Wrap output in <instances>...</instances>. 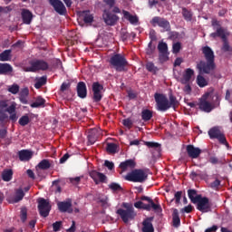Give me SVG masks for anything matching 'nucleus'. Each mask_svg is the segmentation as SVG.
I'll return each mask as SVG.
<instances>
[{"label":"nucleus","instance_id":"393cba45","mask_svg":"<svg viewBox=\"0 0 232 232\" xmlns=\"http://www.w3.org/2000/svg\"><path fill=\"white\" fill-rule=\"evenodd\" d=\"M52 168V162H50V160H42L35 167L36 169H42L44 171H46V169H50Z\"/></svg>","mask_w":232,"mask_h":232},{"label":"nucleus","instance_id":"412c9836","mask_svg":"<svg viewBox=\"0 0 232 232\" xmlns=\"http://www.w3.org/2000/svg\"><path fill=\"white\" fill-rule=\"evenodd\" d=\"M14 73V67L10 63H0V75H12Z\"/></svg>","mask_w":232,"mask_h":232},{"label":"nucleus","instance_id":"f704fd0d","mask_svg":"<svg viewBox=\"0 0 232 232\" xmlns=\"http://www.w3.org/2000/svg\"><path fill=\"white\" fill-rule=\"evenodd\" d=\"M172 224L174 227L180 226V217L179 216V209L175 208L172 213Z\"/></svg>","mask_w":232,"mask_h":232},{"label":"nucleus","instance_id":"39448f33","mask_svg":"<svg viewBox=\"0 0 232 232\" xmlns=\"http://www.w3.org/2000/svg\"><path fill=\"white\" fill-rule=\"evenodd\" d=\"M129 182H146L148 180V173L142 169H135L131 172L128 173L125 177Z\"/></svg>","mask_w":232,"mask_h":232},{"label":"nucleus","instance_id":"0e129e2a","mask_svg":"<svg viewBox=\"0 0 232 232\" xmlns=\"http://www.w3.org/2000/svg\"><path fill=\"white\" fill-rule=\"evenodd\" d=\"M104 166L105 168H108V169H110L111 171V169H115V164L113 163V161H110L108 160H106L104 161Z\"/></svg>","mask_w":232,"mask_h":232},{"label":"nucleus","instance_id":"c9c22d12","mask_svg":"<svg viewBox=\"0 0 232 232\" xmlns=\"http://www.w3.org/2000/svg\"><path fill=\"white\" fill-rule=\"evenodd\" d=\"M196 82L199 88H206L209 82L204 76H202V73L199 72V74L197 76Z\"/></svg>","mask_w":232,"mask_h":232},{"label":"nucleus","instance_id":"774afa93","mask_svg":"<svg viewBox=\"0 0 232 232\" xmlns=\"http://www.w3.org/2000/svg\"><path fill=\"white\" fill-rule=\"evenodd\" d=\"M221 184V181L217 179L215 181H213L211 184H210V188H212V189H217V188H218V186H220Z\"/></svg>","mask_w":232,"mask_h":232},{"label":"nucleus","instance_id":"f03ea898","mask_svg":"<svg viewBox=\"0 0 232 232\" xmlns=\"http://www.w3.org/2000/svg\"><path fill=\"white\" fill-rule=\"evenodd\" d=\"M217 106H220V96L218 92L214 94L212 92H207L199 99L198 108L201 111L211 113Z\"/></svg>","mask_w":232,"mask_h":232},{"label":"nucleus","instance_id":"2f4dec72","mask_svg":"<svg viewBox=\"0 0 232 232\" xmlns=\"http://www.w3.org/2000/svg\"><path fill=\"white\" fill-rule=\"evenodd\" d=\"M122 13L124 17L130 23V24H137V23H139V17H137V15H132L126 10H123Z\"/></svg>","mask_w":232,"mask_h":232},{"label":"nucleus","instance_id":"680f3d73","mask_svg":"<svg viewBox=\"0 0 232 232\" xmlns=\"http://www.w3.org/2000/svg\"><path fill=\"white\" fill-rule=\"evenodd\" d=\"M72 84L70 82H63L60 88V92H67V90H70Z\"/></svg>","mask_w":232,"mask_h":232},{"label":"nucleus","instance_id":"7ed1b4c3","mask_svg":"<svg viewBox=\"0 0 232 232\" xmlns=\"http://www.w3.org/2000/svg\"><path fill=\"white\" fill-rule=\"evenodd\" d=\"M122 208L124 209L119 208L116 213L121 217L124 224H128L130 220H133L137 217V212H135V208H133L131 203H122Z\"/></svg>","mask_w":232,"mask_h":232},{"label":"nucleus","instance_id":"9b49d317","mask_svg":"<svg viewBox=\"0 0 232 232\" xmlns=\"http://www.w3.org/2000/svg\"><path fill=\"white\" fill-rule=\"evenodd\" d=\"M197 204V209L200 211L201 213H209L211 211V203L209 202L208 198H198V200L196 202Z\"/></svg>","mask_w":232,"mask_h":232},{"label":"nucleus","instance_id":"a19ab883","mask_svg":"<svg viewBox=\"0 0 232 232\" xmlns=\"http://www.w3.org/2000/svg\"><path fill=\"white\" fill-rule=\"evenodd\" d=\"M24 198V191H23V188H19L16 190L15 196L14 198V204H17V202H21Z\"/></svg>","mask_w":232,"mask_h":232},{"label":"nucleus","instance_id":"ea45409f","mask_svg":"<svg viewBox=\"0 0 232 232\" xmlns=\"http://www.w3.org/2000/svg\"><path fill=\"white\" fill-rule=\"evenodd\" d=\"M144 145L147 146V148H151L158 153H160V143L155 141H144Z\"/></svg>","mask_w":232,"mask_h":232},{"label":"nucleus","instance_id":"f8f14e48","mask_svg":"<svg viewBox=\"0 0 232 232\" xmlns=\"http://www.w3.org/2000/svg\"><path fill=\"white\" fill-rule=\"evenodd\" d=\"M150 24L152 26H160V28H163L164 32H169V30H171V24H169V21L160 16H154L151 19Z\"/></svg>","mask_w":232,"mask_h":232},{"label":"nucleus","instance_id":"c03bdc74","mask_svg":"<svg viewBox=\"0 0 232 232\" xmlns=\"http://www.w3.org/2000/svg\"><path fill=\"white\" fill-rule=\"evenodd\" d=\"M159 60H160V63H161V64L164 63H167V61H169V52L160 53Z\"/></svg>","mask_w":232,"mask_h":232},{"label":"nucleus","instance_id":"338daca9","mask_svg":"<svg viewBox=\"0 0 232 232\" xmlns=\"http://www.w3.org/2000/svg\"><path fill=\"white\" fill-rule=\"evenodd\" d=\"M121 40L124 42V41H128V39H130V33L123 31L121 33Z\"/></svg>","mask_w":232,"mask_h":232},{"label":"nucleus","instance_id":"8fccbe9b","mask_svg":"<svg viewBox=\"0 0 232 232\" xmlns=\"http://www.w3.org/2000/svg\"><path fill=\"white\" fill-rule=\"evenodd\" d=\"M117 148H119L117 146V144L115 143H108L106 150L108 151V153H117Z\"/></svg>","mask_w":232,"mask_h":232},{"label":"nucleus","instance_id":"cd10ccee","mask_svg":"<svg viewBox=\"0 0 232 232\" xmlns=\"http://www.w3.org/2000/svg\"><path fill=\"white\" fill-rule=\"evenodd\" d=\"M195 75V71L193 69H187L185 74L183 75V79L181 80L182 84H188L189 81H191V77Z\"/></svg>","mask_w":232,"mask_h":232},{"label":"nucleus","instance_id":"a18cd8bd","mask_svg":"<svg viewBox=\"0 0 232 232\" xmlns=\"http://www.w3.org/2000/svg\"><path fill=\"white\" fill-rule=\"evenodd\" d=\"M18 122L20 126H28L30 124V117L25 114L19 119Z\"/></svg>","mask_w":232,"mask_h":232},{"label":"nucleus","instance_id":"3c124183","mask_svg":"<svg viewBox=\"0 0 232 232\" xmlns=\"http://www.w3.org/2000/svg\"><path fill=\"white\" fill-rule=\"evenodd\" d=\"M180 50H182V44H180V42L173 44L172 53H179Z\"/></svg>","mask_w":232,"mask_h":232},{"label":"nucleus","instance_id":"e433bc0d","mask_svg":"<svg viewBox=\"0 0 232 232\" xmlns=\"http://www.w3.org/2000/svg\"><path fill=\"white\" fill-rule=\"evenodd\" d=\"M153 118V111L149 109H145L141 111V119L144 122H148V121H151Z\"/></svg>","mask_w":232,"mask_h":232},{"label":"nucleus","instance_id":"0eeeda50","mask_svg":"<svg viewBox=\"0 0 232 232\" xmlns=\"http://www.w3.org/2000/svg\"><path fill=\"white\" fill-rule=\"evenodd\" d=\"M30 66H27L24 68V72H45V70H48V63H46L44 60H32L29 62Z\"/></svg>","mask_w":232,"mask_h":232},{"label":"nucleus","instance_id":"09e8293b","mask_svg":"<svg viewBox=\"0 0 232 232\" xmlns=\"http://www.w3.org/2000/svg\"><path fill=\"white\" fill-rule=\"evenodd\" d=\"M0 122L1 124H6L8 122V114L2 109H0Z\"/></svg>","mask_w":232,"mask_h":232},{"label":"nucleus","instance_id":"9d476101","mask_svg":"<svg viewBox=\"0 0 232 232\" xmlns=\"http://www.w3.org/2000/svg\"><path fill=\"white\" fill-rule=\"evenodd\" d=\"M140 200L148 202V204H146L144 207L145 211H151V209L153 211H160V209H162L160 204L159 203V199H155V201H153V199L148 196H141Z\"/></svg>","mask_w":232,"mask_h":232},{"label":"nucleus","instance_id":"603ef678","mask_svg":"<svg viewBox=\"0 0 232 232\" xmlns=\"http://www.w3.org/2000/svg\"><path fill=\"white\" fill-rule=\"evenodd\" d=\"M146 69L148 70V72H158L159 71V68H157V66H155V63H153L152 62L147 63Z\"/></svg>","mask_w":232,"mask_h":232},{"label":"nucleus","instance_id":"69168bd1","mask_svg":"<svg viewBox=\"0 0 232 232\" xmlns=\"http://www.w3.org/2000/svg\"><path fill=\"white\" fill-rule=\"evenodd\" d=\"M145 206H146V203L142 201H137L134 203V208H136V209H144Z\"/></svg>","mask_w":232,"mask_h":232},{"label":"nucleus","instance_id":"2eb2a0df","mask_svg":"<svg viewBox=\"0 0 232 232\" xmlns=\"http://www.w3.org/2000/svg\"><path fill=\"white\" fill-rule=\"evenodd\" d=\"M49 5L53 6L54 12L59 14V15H66V6L61 0H49Z\"/></svg>","mask_w":232,"mask_h":232},{"label":"nucleus","instance_id":"4be33fe9","mask_svg":"<svg viewBox=\"0 0 232 232\" xmlns=\"http://www.w3.org/2000/svg\"><path fill=\"white\" fill-rule=\"evenodd\" d=\"M135 166H137L135 160H126L120 164V168L122 171H126V169H133Z\"/></svg>","mask_w":232,"mask_h":232},{"label":"nucleus","instance_id":"49530a36","mask_svg":"<svg viewBox=\"0 0 232 232\" xmlns=\"http://www.w3.org/2000/svg\"><path fill=\"white\" fill-rule=\"evenodd\" d=\"M109 188H111V191L117 192V191H122L123 188L119 183L111 182L109 185Z\"/></svg>","mask_w":232,"mask_h":232},{"label":"nucleus","instance_id":"7c9ffc66","mask_svg":"<svg viewBox=\"0 0 232 232\" xmlns=\"http://www.w3.org/2000/svg\"><path fill=\"white\" fill-rule=\"evenodd\" d=\"M80 15L82 17L83 23H85V24H90L93 21V14H90V11L88 10L82 11Z\"/></svg>","mask_w":232,"mask_h":232},{"label":"nucleus","instance_id":"dca6fc26","mask_svg":"<svg viewBox=\"0 0 232 232\" xmlns=\"http://www.w3.org/2000/svg\"><path fill=\"white\" fill-rule=\"evenodd\" d=\"M186 151L189 159H198V157H200V154L202 153V150H200V148L195 147L191 144L187 145Z\"/></svg>","mask_w":232,"mask_h":232},{"label":"nucleus","instance_id":"c756f323","mask_svg":"<svg viewBox=\"0 0 232 232\" xmlns=\"http://www.w3.org/2000/svg\"><path fill=\"white\" fill-rule=\"evenodd\" d=\"M210 37H213V39L220 37L222 41L227 39V36H226V31H224V28L222 27H218L215 33L210 34Z\"/></svg>","mask_w":232,"mask_h":232},{"label":"nucleus","instance_id":"f3484780","mask_svg":"<svg viewBox=\"0 0 232 232\" xmlns=\"http://www.w3.org/2000/svg\"><path fill=\"white\" fill-rule=\"evenodd\" d=\"M90 177L92 179V180H94L95 184H99V182H102V184H106V180H108V177H106V175L97 170H92L90 172Z\"/></svg>","mask_w":232,"mask_h":232},{"label":"nucleus","instance_id":"4c0bfd02","mask_svg":"<svg viewBox=\"0 0 232 232\" xmlns=\"http://www.w3.org/2000/svg\"><path fill=\"white\" fill-rule=\"evenodd\" d=\"M47 81H48L47 76H42L40 78H36V82L34 83V88H36V90H40V88H43V86H44V84H46Z\"/></svg>","mask_w":232,"mask_h":232},{"label":"nucleus","instance_id":"f257e3e1","mask_svg":"<svg viewBox=\"0 0 232 232\" xmlns=\"http://www.w3.org/2000/svg\"><path fill=\"white\" fill-rule=\"evenodd\" d=\"M202 53L207 62L200 61L197 64V68L200 73H207L209 74L213 70H215V53L209 46H204L202 48Z\"/></svg>","mask_w":232,"mask_h":232},{"label":"nucleus","instance_id":"a211bd4d","mask_svg":"<svg viewBox=\"0 0 232 232\" xmlns=\"http://www.w3.org/2000/svg\"><path fill=\"white\" fill-rule=\"evenodd\" d=\"M57 206L61 213H73V208H72V199L70 198L66 201L58 202Z\"/></svg>","mask_w":232,"mask_h":232},{"label":"nucleus","instance_id":"6e6d98bb","mask_svg":"<svg viewBox=\"0 0 232 232\" xmlns=\"http://www.w3.org/2000/svg\"><path fill=\"white\" fill-rule=\"evenodd\" d=\"M98 202L102 204V208H108V197L103 196L98 198Z\"/></svg>","mask_w":232,"mask_h":232},{"label":"nucleus","instance_id":"20e7f679","mask_svg":"<svg viewBox=\"0 0 232 232\" xmlns=\"http://www.w3.org/2000/svg\"><path fill=\"white\" fill-rule=\"evenodd\" d=\"M109 63L116 72H128V69H126V66H128V60H126V57L121 53L112 55Z\"/></svg>","mask_w":232,"mask_h":232},{"label":"nucleus","instance_id":"e2e57ef3","mask_svg":"<svg viewBox=\"0 0 232 232\" xmlns=\"http://www.w3.org/2000/svg\"><path fill=\"white\" fill-rule=\"evenodd\" d=\"M197 177H202V172L200 170L192 171L189 175V178L192 180H195V179H197Z\"/></svg>","mask_w":232,"mask_h":232},{"label":"nucleus","instance_id":"052dcab7","mask_svg":"<svg viewBox=\"0 0 232 232\" xmlns=\"http://www.w3.org/2000/svg\"><path fill=\"white\" fill-rule=\"evenodd\" d=\"M122 124L123 126L130 130L131 126H133V121H131V119L128 118L123 120Z\"/></svg>","mask_w":232,"mask_h":232},{"label":"nucleus","instance_id":"bf43d9fd","mask_svg":"<svg viewBox=\"0 0 232 232\" xmlns=\"http://www.w3.org/2000/svg\"><path fill=\"white\" fill-rule=\"evenodd\" d=\"M20 218L22 222H26V218H28V213L26 211V208H23L21 210Z\"/></svg>","mask_w":232,"mask_h":232},{"label":"nucleus","instance_id":"de8ad7c7","mask_svg":"<svg viewBox=\"0 0 232 232\" xmlns=\"http://www.w3.org/2000/svg\"><path fill=\"white\" fill-rule=\"evenodd\" d=\"M158 50L160 53H168V44L164 42H160L158 44Z\"/></svg>","mask_w":232,"mask_h":232},{"label":"nucleus","instance_id":"1a4fd4ad","mask_svg":"<svg viewBox=\"0 0 232 232\" xmlns=\"http://www.w3.org/2000/svg\"><path fill=\"white\" fill-rule=\"evenodd\" d=\"M37 202L40 217L46 218V217L50 215V211H52V205H50V202L44 198H40Z\"/></svg>","mask_w":232,"mask_h":232},{"label":"nucleus","instance_id":"58836bf2","mask_svg":"<svg viewBox=\"0 0 232 232\" xmlns=\"http://www.w3.org/2000/svg\"><path fill=\"white\" fill-rule=\"evenodd\" d=\"M12 59V50H5L0 53V61L5 63L6 61H10Z\"/></svg>","mask_w":232,"mask_h":232},{"label":"nucleus","instance_id":"aec40b11","mask_svg":"<svg viewBox=\"0 0 232 232\" xmlns=\"http://www.w3.org/2000/svg\"><path fill=\"white\" fill-rule=\"evenodd\" d=\"M76 92L80 99H86L88 96V89L86 88V83L84 82H78L76 86Z\"/></svg>","mask_w":232,"mask_h":232},{"label":"nucleus","instance_id":"13d9d810","mask_svg":"<svg viewBox=\"0 0 232 232\" xmlns=\"http://www.w3.org/2000/svg\"><path fill=\"white\" fill-rule=\"evenodd\" d=\"M222 42H223L222 51L223 52H229V49L231 47L229 46V42H227V38H225L224 40H222Z\"/></svg>","mask_w":232,"mask_h":232},{"label":"nucleus","instance_id":"c85d7f7f","mask_svg":"<svg viewBox=\"0 0 232 232\" xmlns=\"http://www.w3.org/2000/svg\"><path fill=\"white\" fill-rule=\"evenodd\" d=\"M14 177V170L11 169H4L2 172V179L4 182H10Z\"/></svg>","mask_w":232,"mask_h":232},{"label":"nucleus","instance_id":"4d7b16f0","mask_svg":"<svg viewBox=\"0 0 232 232\" xmlns=\"http://www.w3.org/2000/svg\"><path fill=\"white\" fill-rule=\"evenodd\" d=\"M61 226H63V222L62 221H56L53 224V230L54 232H58L61 231Z\"/></svg>","mask_w":232,"mask_h":232},{"label":"nucleus","instance_id":"473e14b6","mask_svg":"<svg viewBox=\"0 0 232 232\" xmlns=\"http://www.w3.org/2000/svg\"><path fill=\"white\" fill-rule=\"evenodd\" d=\"M44 104H46V100L44 98L38 96L35 101L31 103V108H44Z\"/></svg>","mask_w":232,"mask_h":232},{"label":"nucleus","instance_id":"4468645a","mask_svg":"<svg viewBox=\"0 0 232 232\" xmlns=\"http://www.w3.org/2000/svg\"><path fill=\"white\" fill-rule=\"evenodd\" d=\"M102 90H104V87L99 82L92 83L93 102H101L102 101Z\"/></svg>","mask_w":232,"mask_h":232},{"label":"nucleus","instance_id":"6e6552de","mask_svg":"<svg viewBox=\"0 0 232 232\" xmlns=\"http://www.w3.org/2000/svg\"><path fill=\"white\" fill-rule=\"evenodd\" d=\"M208 136L210 139H217L219 144L223 146H229L227 139H226V134L220 130V127H213L208 130Z\"/></svg>","mask_w":232,"mask_h":232},{"label":"nucleus","instance_id":"a878e982","mask_svg":"<svg viewBox=\"0 0 232 232\" xmlns=\"http://www.w3.org/2000/svg\"><path fill=\"white\" fill-rule=\"evenodd\" d=\"M28 95H30V91L28 88H24L19 93V101L22 104H28Z\"/></svg>","mask_w":232,"mask_h":232},{"label":"nucleus","instance_id":"6ab92c4d","mask_svg":"<svg viewBox=\"0 0 232 232\" xmlns=\"http://www.w3.org/2000/svg\"><path fill=\"white\" fill-rule=\"evenodd\" d=\"M21 18L24 24H32V21L34 20V14H32L28 9L23 8L21 9Z\"/></svg>","mask_w":232,"mask_h":232},{"label":"nucleus","instance_id":"ddd939ff","mask_svg":"<svg viewBox=\"0 0 232 232\" xmlns=\"http://www.w3.org/2000/svg\"><path fill=\"white\" fill-rule=\"evenodd\" d=\"M102 19L107 26H115L119 23L120 18L119 15L105 9L102 14Z\"/></svg>","mask_w":232,"mask_h":232},{"label":"nucleus","instance_id":"423d86ee","mask_svg":"<svg viewBox=\"0 0 232 232\" xmlns=\"http://www.w3.org/2000/svg\"><path fill=\"white\" fill-rule=\"evenodd\" d=\"M154 99L156 102V110H158V111H168V110H169V100H168L166 94L156 92L154 94Z\"/></svg>","mask_w":232,"mask_h":232},{"label":"nucleus","instance_id":"bb28decb","mask_svg":"<svg viewBox=\"0 0 232 232\" xmlns=\"http://www.w3.org/2000/svg\"><path fill=\"white\" fill-rule=\"evenodd\" d=\"M98 131L97 129H91L88 132V142L91 145H93L94 142H97Z\"/></svg>","mask_w":232,"mask_h":232},{"label":"nucleus","instance_id":"72a5a7b5","mask_svg":"<svg viewBox=\"0 0 232 232\" xmlns=\"http://www.w3.org/2000/svg\"><path fill=\"white\" fill-rule=\"evenodd\" d=\"M188 198L192 202V204H197V201L198 200V198H201L202 195H198L196 189H188Z\"/></svg>","mask_w":232,"mask_h":232},{"label":"nucleus","instance_id":"b1692460","mask_svg":"<svg viewBox=\"0 0 232 232\" xmlns=\"http://www.w3.org/2000/svg\"><path fill=\"white\" fill-rule=\"evenodd\" d=\"M32 156H33L32 151L28 150H22L18 151V158H19V160H21L22 162H26L30 160V159H32Z\"/></svg>","mask_w":232,"mask_h":232},{"label":"nucleus","instance_id":"79ce46f5","mask_svg":"<svg viewBox=\"0 0 232 232\" xmlns=\"http://www.w3.org/2000/svg\"><path fill=\"white\" fill-rule=\"evenodd\" d=\"M169 106L174 110L179 106V101L177 100V97L173 96V94H170L169 97Z\"/></svg>","mask_w":232,"mask_h":232},{"label":"nucleus","instance_id":"5fc2aeb1","mask_svg":"<svg viewBox=\"0 0 232 232\" xmlns=\"http://www.w3.org/2000/svg\"><path fill=\"white\" fill-rule=\"evenodd\" d=\"M8 92L13 93V95H17L19 93V85L13 84L11 87L8 88Z\"/></svg>","mask_w":232,"mask_h":232},{"label":"nucleus","instance_id":"37998d69","mask_svg":"<svg viewBox=\"0 0 232 232\" xmlns=\"http://www.w3.org/2000/svg\"><path fill=\"white\" fill-rule=\"evenodd\" d=\"M182 15L185 21H191V19H193V14H191V12L188 10L186 7L182 8Z\"/></svg>","mask_w":232,"mask_h":232},{"label":"nucleus","instance_id":"5701e85b","mask_svg":"<svg viewBox=\"0 0 232 232\" xmlns=\"http://www.w3.org/2000/svg\"><path fill=\"white\" fill-rule=\"evenodd\" d=\"M142 226V232H155V228L153 227V223H151L150 218H147L145 220H143Z\"/></svg>","mask_w":232,"mask_h":232},{"label":"nucleus","instance_id":"864d4df0","mask_svg":"<svg viewBox=\"0 0 232 232\" xmlns=\"http://www.w3.org/2000/svg\"><path fill=\"white\" fill-rule=\"evenodd\" d=\"M180 198H182V191H178L174 194V198L170 199V202L175 200L176 204H180Z\"/></svg>","mask_w":232,"mask_h":232}]
</instances>
